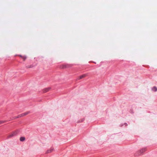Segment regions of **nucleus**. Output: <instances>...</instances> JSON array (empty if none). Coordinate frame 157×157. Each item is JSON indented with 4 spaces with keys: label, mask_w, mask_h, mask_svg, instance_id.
<instances>
[{
    "label": "nucleus",
    "mask_w": 157,
    "mask_h": 157,
    "mask_svg": "<svg viewBox=\"0 0 157 157\" xmlns=\"http://www.w3.org/2000/svg\"><path fill=\"white\" fill-rule=\"evenodd\" d=\"M48 153V151L47 152H46V153Z\"/></svg>",
    "instance_id": "nucleus-13"
},
{
    "label": "nucleus",
    "mask_w": 157,
    "mask_h": 157,
    "mask_svg": "<svg viewBox=\"0 0 157 157\" xmlns=\"http://www.w3.org/2000/svg\"><path fill=\"white\" fill-rule=\"evenodd\" d=\"M54 151V149L53 147H51L50 148V152H51Z\"/></svg>",
    "instance_id": "nucleus-4"
},
{
    "label": "nucleus",
    "mask_w": 157,
    "mask_h": 157,
    "mask_svg": "<svg viewBox=\"0 0 157 157\" xmlns=\"http://www.w3.org/2000/svg\"><path fill=\"white\" fill-rule=\"evenodd\" d=\"M146 151V149L145 148H143L140 151V152L141 153L143 152Z\"/></svg>",
    "instance_id": "nucleus-7"
},
{
    "label": "nucleus",
    "mask_w": 157,
    "mask_h": 157,
    "mask_svg": "<svg viewBox=\"0 0 157 157\" xmlns=\"http://www.w3.org/2000/svg\"><path fill=\"white\" fill-rule=\"evenodd\" d=\"M6 122V121H0V124H2Z\"/></svg>",
    "instance_id": "nucleus-8"
},
{
    "label": "nucleus",
    "mask_w": 157,
    "mask_h": 157,
    "mask_svg": "<svg viewBox=\"0 0 157 157\" xmlns=\"http://www.w3.org/2000/svg\"><path fill=\"white\" fill-rule=\"evenodd\" d=\"M18 133L17 131H14L12 133H10L8 136V138H11L13 136H16Z\"/></svg>",
    "instance_id": "nucleus-1"
},
{
    "label": "nucleus",
    "mask_w": 157,
    "mask_h": 157,
    "mask_svg": "<svg viewBox=\"0 0 157 157\" xmlns=\"http://www.w3.org/2000/svg\"><path fill=\"white\" fill-rule=\"evenodd\" d=\"M33 67V66L32 65H29L26 66V67L27 68H32Z\"/></svg>",
    "instance_id": "nucleus-10"
},
{
    "label": "nucleus",
    "mask_w": 157,
    "mask_h": 157,
    "mask_svg": "<svg viewBox=\"0 0 157 157\" xmlns=\"http://www.w3.org/2000/svg\"><path fill=\"white\" fill-rule=\"evenodd\" d=\"M18 56H19L20 57H21V58H22V57H23V56H22L21 55H19Z\"/></svg>",
    "instance_id": "nucleus-12"
},
{
    "label": "nucleus",
    "mask_w": 157,
    "mask_h": 157,
    "mask_svg": "<svg viewBox=\"0 0 157 157\" xmlns=\"http://www.w3.org/2000/svg\"><path fill=\"white\" fill-rule=\"evenodd\" d=\"M22 58L23 59L24 61H25L26 59V57L25 56H23Z\"/></svg>",
    "instance_id": "nucleus-11"
},
{
    "label": "nucleus",
    "mask_w": 157,
    "mask_h": 157,
    "mask_svg": "<svg viewBox=\"0 0 157 157\" xmlns=\"http://www.w3.org/2000/svg\"><path fill=\"white\" fill-rule=\"evenodd\" d=\"M25 138L24 137H21L20 138V140L21 141H24L25 140Z\"/></svg>",
    "instance_id": "nucleus-5"
},
{
    "label": "nucleus",
    "mask_w": 157,
    "mask_h": 157,
    "mask_svg": "<svg viewBox=\"0 0 157 157\" xmlns=\"http://www.w3.org/2000/svg\"><path fill=\"white\" fill-rule=\"evenodd\" d=\"M48 88H46L43 90V91L44 93H46L48 92Z\"/></svg>",
    "instance_id": "nucleus-9"
},
{
    "label": "nucleus",
    "mask_w": 157,
    "mask_h": 157,
    "mask_svg": "<svg viewBox=\"0 0 157 157\" xmlns=\"http://www.w3.org/2000/svg\"><path fill=\"white\" fill-rule=\"evenodd\" d=\"M86 76H87V75H86V74L83 75H81V76H79V77H78L77 78V79L79 80L80 79H81L85 77Z\"/></svg>",
    "instance_id": "nucleus-3"
},
{
    "label": "nucleus",
    "mask_w": 157,
    "mask_h": 157,
    "mask_svg": "<svg viewBox=\"0 0 157 157\" xmlns=\"http://www.w3.org/2000/svg\"><path fill=\"white\" fill-rule=\"evenodd\" d=\"M30 113L29 111H28L27 112H26L25 113H23L21 114H20V115H19L17 117V118L21 117L24 116H25L29 114Z\"/></svg>",
    "instance_id": "nucleus-2"
},
{
    "label": "nucleus",
    "mask_w": 157,
    "mask_h": 157,
    "mask_svg": "<svg viewBox=\"0 0 157 157\" xmlns=\"http://www.w3.org/2000/svg\"><path fill=\"white\" fill-rule=\"evenodd\" d=\"M152 90L154 91H157V88L155 86H154L152 88Z\"/></svg>",
    "instance_id": "nucleus-6"
}]
</instances>
